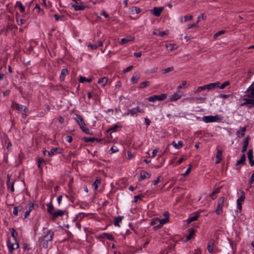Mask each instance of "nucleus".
Here are the masks:
<instances>
[{"instance_id":"1","label":"nucleus","mask_w":254,"mask_h":254,"mask_svg":"<svg viewBox=\"0 0 254 254\" xmlns=\"http://www.w3.org/2000/svg\"><path fill=\"white\" fill-rule=\"evenodd\" d=\"M54 232L51 230H49L47 233L44 236L42 240V246L45 248L48 247V242L51 241L54 236Z\"/></svg>"},{"instance_id":"2","label":"nucleus","mask_w":254,"mask_h":254,"mask_svg":"<svg viewBox=\"0 0 254 254\" xmlns=\"http://www.w3.org/2000/svg\"><path fill=\"white\" fill-rule=\"evenodd\" d=\"M167 97L166 94H161L160 95H155L147 98V100L149 102H154L157 100L163 101L165 100Z\"/></svg>"},{"instance_id":"3","label":"nucleus","mask_w":254,"mask_h":254,"mask_svg":"<svg viewBox=\"0 0 254 254\" xmlns=\"http://www.w3.org/2000/svg\"><path fill=\"white\" fill-rule=\"evenodd\" d=\"M221 118H222L219 117L218 115L206 116L202 117V121L206 123H212L215 122L218 120H221Z\"/></svg>"},{"instance_id":"4","label":"nucleus","mask_w":254,"mask_h":254,"mask_svg":"<svg viewBox=\"0 0 254 254\" xmlns=\"http://www.w3.org/2000/svg\"><path fill=\"white\" fill-rule=\"evenodd\" d=\"M225 201V197H221L218 200L217 208L215 210L216 213L219 215L222 213V207L224 205V203Z\"/></svg>"},{"instance_id":"5","label":"nucleus","mask_w":254,"mask_h":254,"mask_svg":"<svg viewBox=\"0 0 254 254\" xmlns=\"http://www.w3.org/2000/svg\"><path fill=\"white\" fill-rule=\"evenodd\" d=\"M137 113H144V110L142 109L139 108V107H136L128 110V112L126 113V115L130 114L131 115L133 116Z\"/></svg>"},{"instance_id":"6","label":"nucleus","mask_w":254,"mask_h":254,"mask_svg":"<svg viewBox=\"0 0 254 254\" xmlns=\"http://www.w3.org/2000/svg\"><path fill=\"white\" fill-rule=\"evenodd\" d=\"M245 194L244 192L243 191L242 192V195L240 197H239L237 200V209L241 211L242 209V202L245 199Z\"/></svg>"},{"instance_id":"7","label":"nucleus","mask_w":254,"mask_h":254,"mask_svg":"<svg viewBox=\"0 0 254 254\" xmlns=\"http://www.w3.org/2000/svg\"><path fill=\"white\" fill-rule=\"evenodd\" d=\"M12 107L17 110H19V111H26V110H27V107L26 106H24L22 105H20L18 103H13L12 104Z\"/></svg>"},{"instance_id":"8","label":"nucleus","mask_w":254,"mask_h":254,"mask_svg":"<svg viewBox=\"0 0 254 254\" xmlns=\"http://www.w3.org/2000/svg\"><path fill=\"white\" fill-rule=\"evenodd\" d=\"M246 92L250 93L248 95L249 98H254V83L247 89Z\"/></svg>"},{"instance_id":"9","label":"nucleus","mask_w":254,"mask_h":254,"mask_svg":"<svg viewBox=\"0 0 254 254\" xmlns=\"http://www.w3.org/2000/svg\"><path fill=\"white\" fill-rule=\"evenodd\" d=\"M182 97V94L179 92H176L170 96V100L171 101H175Z\"/></svg>"},{"instance_id":"10","label":"nucleus","mask_w":254,"mask_h":254,"mask_svg":"<svg viewBox=\"0 0 254 254\" xmlns=\"http://www.w3.org/2000/svg\"><path fill=\"white\" fill-rule=\"evenodd\" d=\"M7 246L11 252H12L13 250L17 249L19 248V244L15 241V243L11 244L10 242L7 243Z\"/></svg>"},{"instance_id":"11","label":"nucleus","mask_w":254,"mask_h":254,"mask_svg":"<svg viewBox=\"0 0 254 254\" xmlns=\"http://www.w3.org/2000/svg\"><path fill=\"white\" fill-rule=\"evenodd\" d=\"M163 9V7H155L151 10L152 14L155 16H159Z\"/></svg>"},{"instance_id":"12","label":"nucleus","mask_w":254,"mask_h":254,"mask_svg":"<svg viewBox=\"0 0 254 254\" xmlns=\"http://www.w3.org/2000/svg\"><path fill=\"white\" fill-rule=\"evenodd\" d=\"M198 217L199 213L197 212H195L192 214L191 215H190L188 220V221L189 223L194 221L198 218Z\"/></svg>"},{"instance_id":"13","label":"nucleus","mask_w":254,"mask_h":254,"mask_svg":"<svg viewBox=\"0 0 254 254\" xmlns=\"http://www.w3.org/2000/svg\"><path fill=\"white\" fill-rule=\"evenodd\" d=\"M216 157L217 159V161H216V163H220V161L222 160V150H221L218 148H217V154Z\"/></svg>"},{"instance_id":"14","label":"nucleus","mask_w":254,"mask_h":254,"mask_svg":"<svg viewBox=\"0 0 254 254\" xmlns=\"http://www.w3.org/2000/svg\"><path fill=\"white\" fill-rule=\"evenodd\" d=\"M134 40V37L129 36V37H127L126 38L122 39L119 43L121 45H123V44H126L129 42L132 41Z\"/></svg>"},{"instance_id":"15","label":"nucleus","mask_w":254,"mask_h":254,"mask_svg":"<svg viewBox=\"0 0 254 254\" xmlns=\"http://www.w3.org/2000/svg\"><path fill=\"white\" fill-rule=\"evenodd\" d=\"M214 247V241L211 239L208 241L207 245V250L209 253H211L213 252V248Z\"/></svg>"},{"instance_id":"16","label":"nucleus","mask_w":254,"mask_h":254,"mask_svg":"<svg viewBox=\"0 0 254 254\" xmlns=\"http://www.w3.org/2000/svg\"><path fill=\"white\" fill-rule=\"evenodd\" d=\"M151 175L145 171H142L140 173V180H143L145 179H148L150 177Z\"/></svg>"},{"instance_id":"17","label":"nucleus","mask_w":254,"mask_h":254,"mask_svg":"<svg viewBox=\"0 0 254 254\" xmlns=\"http://www.w3.org/2000/svg\"><path fill=\"white\" fill-rule=\"evenodd\" d=\"M248 157L249 160L250 164L251 166L254 165V160H253V150L250 149L248 152Z\"/></svg>"},{"instance_id":"18","label":"nucleus","mask_w":254,"mask_h":254,"mask_svg":"<svg viewBox=\"0 0 254 254\" xmlns=\"http://www.w3.org/2000/svg\"><path fill=\"white\" fill-rule=\"evenodd\" d=\"M245 102L242 104V105H245L247 104H251V106H249L250 108L252 106H254V99L251 98H245L244 99Z\"/></svg>"},{"instance_id":"19","label":"nucleus","mask_w":254,"mask_h":254,"mask_svg":"<svg viewBox=\"0 0 254 254\" xmlns=\"http://www.w3.org/2000/svg\"><path fill=\"white\" fill-rule=\"evenodd\" d=\"M220 85V82H217L205 85L206 89L210 90L217 87Z\"/></svg>"},{"instance_id":"20","label":"nucleus","mask_w":254,"mask_h":254,"mask_svg":"<svg viewBox=\"0 0 254 254\" xmlns=\"http://www.w3.org/2000/svg\"><path fill=\"white\" fill-rule=\"evenodd\" d=\"M64 214V211L62 210H58L57 211L53 213L52 215V219L54 220L57 217L62 216Z\"/></svg>"},{"instance_id":"21","label":"nucleus","mask_w":254,"mask_h":254,"mask_svg":"<svg viewBox=\"0 0 254 254\" xmlns=\"http://www.w3.org/2000/svg\"><path fill=\"white\" fill-rule=\"evenodd\" d=\"M246 130V128L245 127H241L239 130L236 132L237 135L239 137H242L245 135V132Z\"/></svg>"},{"instance_id":"22","label":"nucleus","mask_w":254,"mask_h":254,"mask_svg":"<svg viewBox=\"0 0 254 254\" xmlns=\"http://www.w3.org/2000/svg\"><path fill=\"white\" fill-rule=\"evenodd\" d=\"M15 7L17 10H19L20 12H23L25 10L24 7L20 1H17L15 3Z\"/></svg>"},{"instance_id":"23","label":"nucleus","mask_w":254,"mask_h":254,"mask_svg":"<svg viewBox=\"0 0 254 254\" xmlns=\"http://www.w3.org/2000/svg\"><path fill=\"white\" fill-rule=\"evenodd\" d=\"M80 127L82 129V130L87 134H90V131L88 127H85V124L84 122L83 123L82 125L79 124Z\"/></svg>"},{"instance_id":"24","label":"nucleus","mask_w":254,"mask_h":254,"mask_svg":"<svg viewBox=\"0 0 254 254\" xmlns=\"http://www.w3.org/2000/svg\"><path fill=\"white\" fill-rule=\"evenodd\" d=\"M140 75L138 73L135 72L133 73V76L131 78V81L132 83H136L138 79L139 78Z\"/></svg>"},{"instance_id":"25","label":"nucleus","mask_w":254,"mask_h":254,"mask_svg":"<svg viewBox=\"0 0 254 254\" xmlns=\"http://www.w3.org/2000/svg\"><path fill=\"white\" fill-rule=\"evenodd\" d=\"M172 144L173 145V146L176 148V149H180L183 146L184 143L182 141H179L178 143H176L175 141H173L172 142Z\"/></svg>"},{"instance_id":"26","label":"nucleus","mask_w":254,"mask_h":254,"mask_svg":"<svg viewBox=\"0 0 254 254\" xmlns=\"http://www.w3.org/2000/svg\"><path fill=\"white\" fill-rule=\"evenodd\" d=\"M131 14H137L140 13L141 10L137 7H132L130 9Z\"/></svg>"},{"instance_id":"27","label":"nucleus","mask_w":254,"mask_h":254,"mask_svg":"<svg viewBox=\"0 0 254 254\" xmlns=\"http://www.w3.org/2000/svg\"><path fill=\"white\" fill-rule=\"evenodd\" d=\"M6 183H7V188H10V189L12 192L14 191V182H12L11 184H10V179H9L8 175L7 176V180Z\"/></svg>"},{"instance_id":"28","label":"nucleus","mask_w":254,"mask_h":254,"mask_svg":"<svg viewBox=\"0 0 254 254\" xmlns=\"http://www.w3.org/2000/svg\"><path fill=\"white\" fill-rule=\"evenodd\" d=\"M75 117L74 118L76 121L78 123V125L81 124L82 125L83 123L84 122L83 119V118L81 116L75 114Z\"/></svg>"},{"instance_id":"29","label":"nucleus","mask_w":254,"mask_h":254,"mask_svg":"<svg viewBox=\"0 0 254 254\" xmlns=\"http://www.w3.org/2000/svg\"><path fill=\"white\" fill-rule=\"evenodd\" d=\"M108 80V79L107 77H104L100 78L98 83L100 84L102 86H104L107 83Z\"/></svg>"},{"instance_id":"30","label":"nucleus","mask_w":254,"mask_h":254,"mask_svg":"<svg viewBox=\"0 0 254 254\" xmlns=\"http://www.w3.org/2000/svg\"><path fill=\"white\" fill-rule=\"evenodd\" d=\"M68 74V70L66 68H64L62 70L60 79L62 80L64 79L65 76Z\"/></svg>"},{"instance_id":"31","label":"nucleus","mask_w":254,"mask_h":254,"mask_svg":"<svg viewBox=\"0 0 254 254\" xmlns=\"http://www.w3.org/2000/svg\"><path fill=\"white\" fill-rule=\"evenodd\" d=\"M15 19L18 25H21L26 23V20L21 17H15Z\"/></svg>"},{"instance_id":"32","label":"nucleus","mask_w":254,"mask_h":254,"mask_svg":"<svg viewBox=\"0 0 254 254\" xmlns=\"http://www.w3.org/2000/svg\"><path fill=\"white\" fill-rule=\"evenodd\" d=\"M124 216H118L114 218V225L116 226H119V223L122 221L123 219Z\"/></svg>"},{"instance_id":"33","label":"nucleus","mask_w":254,"mask_h":254,"mask_svg":"<svg viewBox=\"0 0 254 254\" xmlns=\"http://www.w3.org/2000/svg\"><path fill=\"white\" fill-rule=\"evenodd\" d=\"M101 236L103 238H105L110 241H113L114 240L113 236L108 233H103Z\"/></svg>"},{"instance_id":"34","label":"nucleus","mask_w":254,"mask_h":254,"mask_svg":"<svg viewBox=\"0 0 254 254\" xmlns=\"http://www.w3.org/2000/svg\"><path fill=\"white\" fill-rule=\"evenodd\" d=\"M153 33L155 35H158L161 36H163L164 35H167L168 34V32H167L166 31H160L158 30H155Z\"/></svg>"},{"instance_id":"35","label":"nucleus","mask_w":254,"mask_h":254,"mask_svg":"<svg viewBox=\"0 0 254 254\" xmlns=\"http://www.w3.org/2000/svg\"><path fill=\"white\" fill-rule=\"evenodd\" d=\"M92 80V77H91L89 78H86L83 76H79V81L81 83H83L84 81H87V82H90Z\"/></svg>"},{"instance_id":"36","label":"nucleus","mask_w":254,"mask_h":254,"mask_svg":"<svg viewBox=\"0 0 254 254\" xmlns=\"http://www.w3.org/2000/svg\"><path fill=\"white\" fill-rule=\"evenodd\" d=\"M204 17H198V20L197 21H196V22L193 23V24H189L188 25V28H191L192 27H197V23H198V22L201 20H204Z\"/></svg>"},{"instance_id":"37","label":"nucleus","mask_w":254,"mask_h":254,"mask_svg":"<svg viewBox=\"0 0 254 254\" xmlns=\"http://www.w3.org/2000/svg\"><path fill=\"white\" fill-rule=\"evenodd\" d=\"M249 143V137H247V138L245 139V140L244 142V145L243 146V148L242 150V152H244L247 150L248 146Z\"/></svg>"},{"instance_id":"38","label":"nucleus","mask_w":254,"mask_h":254,"mask_svg":"<svg viewBox=\"0 0 254 254\" xmlns=\"http://www.w3.org/2000/svg\"><path fill=\"white\" fill-rule=\"evenodd\" d=\"M22 207L21 206L14 207L13 211V213L15 216L18 215V213L22 210Z\"/></svg>"},{"instance_id":"39","label":"nucleus","mask_w":254,"mask_h":254,"mask_svg":"<svg viewBox=\"0 0 254 254\" xmlns=\"http://www.w3.org/2000/svg\"><path fill=\"white\" fill-rule=\"evenodd\" d=\"M48 208V212L50 214L52 215L53 214V210H54V207L51 202L47 204Z\"/></svg>"},{"instance_id":"40","label":"nucleus","mask_w":254,"mask_h":254,"mask_svg":"<svg viewBox=\"0 0 254 254\" xmlns=\"http://www.w3.org/2000/svg\"><path fill=\"white\" fill-rule=\"evenodd\" d=\"M245 160H246V156L244 154L241 156V159L237 161V162L236 163V165H239L243 164L245 162Z\"/></svg>"},{"instance_id":"41","label":"nucleus","mask_w":254,"mask_h":254,"mask_svg":"<svg viewBox=\"0 0 254 254\" xmlns=\"http://www.w3.org/2000/svg\"><path fill=\"white\" fill-rule=\"evenodd\" d=\"M189 231L190 232L189 235L187 236L186 239L187 241H189L191 239L193 235L194 234V230L193 229H189Z\"/></svg>"},{"instance_id":"42","label":"nucleus","mask_w":254,"mask_h":254,"mask_svg":"<svg viewBox=\"0 0 254 254\" xmlns=\"http://www.w3.org/2000/svg\"><path fill=\"white\" fill-rule=\"evenodd\" d=\"M149 85V82L148 81H146L144 82H143L139 84L138 85V88H143L144 87H146L147 86H148Z\"/></svg>"},{"instance_id":"43","label":"nucleus","mask_w":254,"mask_h":254,"mask_svg":"<svg viewBox=\"0 0 254 254\" xmlns=\"http://www.w3.org/2000/svg\"><path fill=\"white\" fill-rule=\"evenodd\" d=\"M57 148H52L51 151H48V156H52L53 155H54L55 153L57 152Z\"/></svg>"},{"instance_id":"44","label":"nucleus","mask_w":254,"mask_h":254,"mask_svg":"<svg viewBox=\"0 0 254 254\" xmlns=\"http://www.w3.org/2000/svg\"><path fill=\"white\" fill-rule=\"evenodd\" d=\"M206 99V98L205 97H197V98H187L186 99H184V101L185 100H186V101H194V100H205Z\"/></svg>"},{"instance_id":"45","label":"nucleus","mask_w":254,"mask_h":254,"mask_svg":"<svg viewBox=\"0 0 254 254\" xmlns=\"http://www.w3.org/2000/svg\"><path fill=\"white\" fill-rule=\"evenodd\" d=\"M101 184V180L100 179H96L95 182H94L93 186H94V188L95 190H97L99 186Z\"/></svg>"},{"instance_id":"46","label":"nucleus","mask_w":254,"mask_h":254,"mask_svg":"<svg viewBox=\"0 0 254 254\" xmlns=\"http://www.w3.org/2000/svg\"><path fill=\"white\" fill-rule=\"evenodd\" d=\"M120 127V126L117 125H114L112 127L109 128L107 130V132H109L110 131H116L118 128Z\"/></svg>"},{"instance_id":"47","label":"nucleus","mask_w":254,"mask_h":254,"mask_svg":"<svg viewBox=\"0 0 254 254\" xmlns=\"http://www.w3.org/2000/svg\"><path fill=\"white\" fill-rule=\"evenodd\" d=\"M157 220H159V224L163 226V224H165L166 223H167L168 221H169V217H166L164 219H157Z\"/></svg>"},{"instance_id":"48","label":"nucleus","mask_w":254,"mask_h":254,"mask_svg":"<svg viewBox=\"0 0 254 254\" xmlns=\"http://www.w3.org/2000/svg\"><path fill=\"white\" fill-rule=\"evenodd\" d=\"M157 67H154L152 68V69H149L146 71V73L147 74L152 73H155L157 71Z\"/></svg>"},{"instance_id":"49","label":"nucleus","mask_w":254,"mask_h":254,"mask_svg":"<svg viewBox=\"0 0 254 254\" xmlns=\"http://www.w3.org/2000/svg\"><path fill=\"white\" fill-rule=\"evenodd\" d=\"M110 151L111 154L114 153L119 151V149L117 147L113 146L111 148Z\"/></svg>"},{"instance_id":"50","label":"nucleus","mask_w":254,"mask_h":254,"mask_svg":"<svg viewBox=\"0 0 254 254\" xmlns=\"http://www.w3.org/2000/svg\"><path fill=\"white\" fill-rule=\"evenodd\" d=\"M225 33V30H221V31H218V32H217L216 33H215L214 34V35L213 36V37L214 39H216L217 38V37H218L219 36L224 34Z\"/></svg>"},{"instance_id":"51","label":"nucleus","mask_w":254,"mask_h":254,"mask_svg":"<svg viewBox=\"0 0 254 254\" xmlns=\"http://www.w3.org/2000/svg\"><path fill=\"white\" fill-rule=\"evenodd\" d=\"M229 84H230V83L229 81H226L224 83H223L222 84H221V85H219L217 87H219L220 89H224L227 86L229 85Z\"/></svg>"},{"instance_id":"52","label":"nucleus","mask_w":254,"mask_h":254,"mask_svg":"<svg viewBox=\"0 0 254 254\" xmlns=\"http://www.w3.org/2000/svg\"><path fill=\"white\" fill-rule=\"evenodd\" d=\"M88 48H90L91 50H95L98 48V46L96 44H88L87 45Z\"/></svg>"},{"instance_id":"53","label":"nucleus","mask_w":254,"mask_h":254,"mask_svg":"<svg viewBox=\"0 0 254 254\" xmlns=\"http://www.w3.org/2000/svg\"><path fill=\"white\" fill-rule=\"evenodd\" d=\"M174 70L173 67H169L163 70V73H166L171 72Z\"/></svg>"},{"instance_id":"54","label":"nucleus","mask_w":254,"mask_h":254,"mask_svg":"<svg viewBox=\"0 0 254 254\" xmlns=\"http://www.w3.org/2000/svg\"><path fill=\"white\" fill-rule=\"evenodd\" d=\"M192 17H184V18H181V21L182 22L188 21L189 20H191L192 19Z\"/></svg>"},{"instance_id":"55","label":"nucleus","mask_w":254,"mask_h":254,"mask_svg":"<svg viewBox=\"0 0 254 254\" xmlns=\"http://www.w3.org/2000/svg\"><path fill=\"white\" fill-rule=\"evenodd\" d=\"M170 51H173L177 48L176 44H169Z\"/></svg>"},{"instance_id":"56","label":"nucleus","mask_w":254,"mask_h":254,"mask_svg":"<svg viewBox=\"0 0 254 254\" xmlns=\"http://www.w3.org/2000/svg\"><path fill=\"white\" fill-rule=\"evenodd\" d=\"M204 89H206V87H205V85L204 86H199L198 87L196 90V92H201V91H202L203 90H204Z\"/></svg>"},{"instance_id":"57","label":"nucleus","mask_w":254,"mask_h":254,"mask_svg":"<svg viewBox=\"0 0 254 254\" xmlns=\"http://www.w3.org/2000/svg\"><path fill=\"white\" fill-rule=\"evenodd\" d=\"M84 140L87 142H93L95 140V138L85 137Z\"/></svg>"},{"instance_id":"58","label":"nucleus","mask_w":254,"mask_h":254,"mask_svg":"<svg viewBox=\"0 0 254 254\" xmlns=\"http://www.w3.org/2000/svg\"><path fill=\"white\" fill-rule=\"evenodd\" d=\"M11 235L14 238V241H15L16 233L14 229H11L10 230Z\"/></svg>"},{"instance_id":"59","label":"nucleus","mask_w":254,"mask_h":254,"mask_svg":"<svg viewBox=\"0 0 254 254\" xmlns=\"http://www.w3.org/2000/svg\"><path fill=\"white\" fill-rule=\"evenodd\" d=\"M73 7H74L75 10H82L83 9V7L81 5H74Z\"/></svg>"},{"instance_id":"60","label":"nucleus","mask_w":254,"mask_h":254,"mask_svg":"<svg viewBox=\"0 0 254 254\" xmlns=\"http://www.w3.org/2000/svg\"><path fill=\"white\" fill-rule=\"evenodd\" d=\"M28 208L27 209V210L31 212L34 208V205L32 203H29L28 204Z\"/></svg>"},{"instance_id":"61","label":"nucleus","mask_w":254,"mask_h":254,"mask_svg":"<svg viewBox=\"0 0 254 254\" xmlns=\"http://www.w3.org/2000/svg\"><path fill=\"white\" fill-rule=\"evenodd\" d=\"M38 166L39 168L41 167V163L44 162V160L43 158H38Z\"/></svg>"},{"instance_id":"62","label":"nucleus","mask_w":254,"mask_h":254,"mask_svg":"<svg viewBox=\"0 0 254 254\" xmlns=\"http://www.w3.org/2000/svg\"><path fill=\"white\" fill-rule=\"evenodd\" d=\"M254 182V171L253 172V173L252 175L251 176V178L249 180V183L252 184Z\"/></svg>"},{"instance_id":"63","label":"nucleus","mask_w":254,"mask_h":254,"mask_svg":"<svg viewBox=\"0 0 254 254\" xmlns=\"http://www.w3.org/2000/svg\"><path fill=\"white\" fill-rule=\"evenodd\" d=\"M132 68H133V66L130 65V66H128L127 68H126L125 69H124V72H125V73L127 72L130 71Z\"/></svg>"},{"instance_id":"64","label":"nucleus","mask_w":254,"mask_h":254,"mask_svg":"<svg viewBox=\"0 0 254 254\" xmlns=\"http://www.w3.org/2000/svg\"><path fill=\"white\" fill-rule=\"evenodd\" d=\"M65 140L68 142H71L72 140V138L71 136L68 135L65 137Z\"/></svg>"}]
</instances>
